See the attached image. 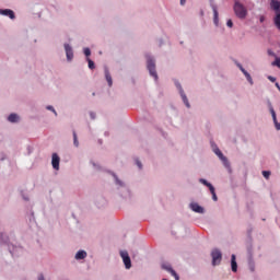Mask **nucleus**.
I'll use <instances>...</instances> for the list:
<instances>
[{"instance_id": "0eeeda50", "label": "nucleus", "mask_w": 280, "mask_h": 280, "mask_svg": "<svg viewBox=\"0 0 280 280\" xmlns=\"http://www.w3.org/2000/svg\"><path fill=\"white\" fill-rule=\"evenodd\" d=\"M0 14H2V16H9V19H15L14 11L10 9H0Z\"/></svg>"}, {"instance_id": "7ed1b4c3", "label": "nucleus", "mask_w": 280, "mask_h": 280, "mask_svg": "<svg viewBox=\"0 0 280 280\" xmlns=\"http://www.w3.org/2000/svg\"><path fill=\"white\" fill-rule=\"evenodd\" d=\"M147 67L150 75H152L155 80H159V75L156 74V63L153 59H148Z\"/></svg>"}, {"instance_id": "a211bd4d", "label": "nucleus", "mask_w": 280, "mask_h": 280, "mask_svg": "<svg viewBox=\"0 0 280 280\" xmlns=\"http://www.w3.org/2000/svg\"><path fill=\"white\" fill-rule=\"evenodd\" d=\"M72 135H73V143L75 148H78L80 145V142L78 141V133L75 132V130L72 131Z\"/></svg>"}, {"instance_id": "a19ab883", "label": "nucleus", "mask_w": 280, "mask_h": 280, "mask_svg": "<svg viewBox=\"0 0 280 280\" xmlns=\"http://www.w3.org/2000/svg\"><path fill=\"white\" fill-rule=\"evenodd\" d=\"M163 280H167V279H163Z\"/></svg>"}, {"instance_id": "c85d7f7f", "label": "nucleus", "mask_w": 280, "mask_h": 280, "mask_svg": "<svg viewBox=\"0 0 280 280\" xmlns=\"http://www.w3.org/2000/svg\"><path fill=\"white\" fill-rule=\"evenodd\" d=\"M273 124H275L276 129L280 130V122L277 121V118H276V121H273Z\"/></svg>"}, {"instance_id": "412c9836", "label": "nucleus", "mask_w": 280, "mask_h": 280, "mask_svg": "<svg viewBox=\"0 0 280 280\" xmlns=\"http://www.w3.org/2000/svg\"><path fill=\"white\" fill-rule=\"evenodd\" d=\"M271 117L273 121H277V113L275 112V108H270Z\"/></svg>"}, {"instance_id": "72a5a7b5", "label": "nucleus", "mask_w": 280, "mask_h": 280, "mask_svg": "<svg viewBox=\"0 0 280 280\" xmlns=\"http://www.w3.org/2000/svg\"><path fill=\"white\" fill-rule=\"evenodd\" d=\"M259 21H260V23H264V21H266V16L260 15V16H259Z\"/></svg>"}, {"instance_id": "cd10ccee", "label": "nucleus", "mask_w": 280, "mask_h": 280, "mask_svg": "<svg viewBox=\"0 0 280 280\" xmlns=\"http://www.w3.org/2000/svg\"><path fill=\"white\" fill-rule=\"evenodd\" d=\"M47 110H52V113H54L55 115H58V114L56 113V109H54V106H51V105L47 106Z\"/></svg>"}, {"instance_id": "c756f323", "label": "nucleus", "mask_w": 280, "mask_h": 280, "mask_svg": "<svg viewBox=\"0 0 280 280\" xmlns=\"http://www.w3.org/2000/svg\"><path fill=\"white\" fill-rule=\"evenodd\" d=\"M226 25H228V27H233V21L232 20H228Z\"/></svg>"}, {"instance_id": "f03ea898", "label": "nucleus", "mask_w": 280, "mask_h": 280, "mask_svg": "<svg viewBox=\"0 0 280 280\" xmlns=\"http://www.w3.org/2000/svg\"><path fill=\"white\" fill-rule=\"evenodd\" d=\"M234 12L237 19H246V16H248V10H246V7L237 1L234 3Z\"/></svg>"}, {"instance_id": "58836bf2", "label": "nucleus", "mask_w": 280, "mask_h": 280, "mask_svg": "<svg viewBox=\"0 0 280 280\" xmlns=\"http://www.w3.org/2000/svg\"><path fill=\"white\" fill-rule=\"evenodd\" d=\"M0 242H3V234H0Z\"/></svg>"}, {"instance_id": "c9c22d12", "label": "nucleus", "mask_w": 280, "mask_h": 280, "mask_svg": "<svg viewBox=\"0 0 280 280\" xmlns=\"http://www.w3.org/2000/svg\"><path fill=\"white\" fill-rule=\"evenodd\" d=\"M269 56H276L272 50H268Z\"/></svg>"}, {"instance_id": "6ab92c4d", "label": "nucleus", "mask_w": 280, "mask_h": 280, "mask_svg": "<svg viewBox=\"0 0 280 280\" xmlns=\"http://www.w3.org/2000/svg\"><path fill=\"white\" fill-rule=\"evenodd\" d=\"M214 153L218 154L219 159H221V161H226V158H224V154H222V151H220V149H215Z\"/></svg>"}, {"instance_id": "20e7f679", "label": "nucleus", "mask_w": 280, "mask_h": 280, "mask_svg": "<svg viewBox=\"0 0 280 280\" xmlns=\"http://www.w3.org/2000/svg\"><path fill=\"white\" fill-rule=\"evenodd\" d=\"M120 257L125 264L126 269L130 270V268H132V261L130 260V256L128 255V252L121 250Z\"/></svg>"}, {"instance_id": "ea45409f", "label": "nucleus", "mask_w": 280, "mask_h": 280, "mask_svg": "<svg viewBox=\"0 0 280 280\" xmlns=\"http://www.w3.org/2000/svg\"><path fill=\"white\" fill-rule=\"evenodd\" d=\"M276 86H277V89H279V91H280V85H279V83H276Z\"/></svg>"}, {"instance_id": "2f4dec72", "label": "nucleus", "mask_w": 280, "mask_h": 280, "mask_svg": "<svg viewBox=\"0 0 280 280\" xmlns=\"http://www.w3.org/2000/svg\"><path fill=\"white\" fill-rule=\"evenodd\" d=\"M268 80H269L270 82H277V79H276L275 77H272V75H269V77H268Z\"/></svg>"}, {"instance_id": "f8f14e48", "label": "nucleus", "mask_w": 280, "mask_h": 280, "mask_svg": "<svg viewBox=\"0 0 280 280\" xmlns=\"http://www.w3.org/2000/svg\"><path fill=\"white\" fill-rule=\"evenodd\" d=\"M105 78L108 83V86H113V77H110V72L108 71V68H105Z\"/></svg>"}, {"instance_id": "423d86ee", "label": "nucleus", "mask_w": 280, "mask_h": 280, "mask_svg": "<svg viewBox=\"0 0 280 280\" xmlns=\"http://www.w3.org/2000/svg\"><path fill=\"white\" fill-rule=\"evenodd\" d=\"M51 165L54 170H60V156H58L57 153H52Z\"/></svg>"}, {"instance_id": "ddd939ff", "label": "nucleus", "mask_w": 280, "mask_h": 280, "mask_svg": "<svg viewBox=\"0 0 280 280\" xmlns=\"http://www.w3.org/2000/svg\"><path fill=\"white\" fill-rule=\"evenodd\" d=\"M232 272H237V261L235 260V254L231 258Z\"/></svg>"}, {"instance_id": "e433bc0d", "label": "nucleus", "mask_w": 280, "mask_h": 280, "mask_svg": "<svg viewBox=\"0 0 280 280\" xmlns=\"http://www.w3.org/2000/svg\"><path fill=\"white\" fill-rule=\"evenodd\" d=\"M186 0H180V5H185Z\"/></svg>"}, {"instance_id": "4468645a", "label": "nucleus", "mask_w": 280, "mask_h": 280, "mask_svg": "<svg viewBox=\"0 0 280 280\" xmlns=\"http://www.w3.org/2000/svg\"><path fill=\"white\" fill-rule=\"evenodd\" d=\"M8 121H10L11 124H16V121H19V115L10 114L8 117Z\"/></svg>"}, {"instance_id": "f3484780", "label": "nucleus", "mask_w": 280, "mask_h": 280, "mask_svg": "<svg viewBox=\"0 0 280 280\" xmlns=\"http://www.w3.org/2000/svg\"><path fill=\"white\" fill-rule=\"evenodd\" d=\"M212 11H213V16H214V23L218 25V7L217 5H213L212 7Z\"/></svg>"}, {"instance_id": "b1692460", "label": "nucleus", "mask_w": 280, "mask_h": 280, "mask_svg": "<svg viewBox=\"0 0 280 280\" xmlns=\"http://www.w3.org/2000/svg\"><path fill=\"white\" fill-rule=\"evenodd\" d=\"M88 62H89V69H95V62H93V60L88 58Z\"/></svg>"}, {"instance_id": "bb28decb", "label": "nucleus", "mask_w": 280, "mask_h": 280, "mask_svg": "<svg viewBox=\"0 0 280 280\" xmlns=\"http://www.w3.org/2000/svg\"><path fill=\"white\" fill-rule=\"evenodd\" d=\"M84 55L89 58L91 56V49L84 48Z\"/></svg>"}, {"instance_id": "2eb2a0df", "label": "nucleus", "mask_w": 280, "mask_h": 280, "mask_svg": "<svg viewBox=\"0 0 280 280\" xmlns=\"http://www.w3.org/2000/svg\"><path fill=\"white\" fill-rule=\"evenodd\" d=\"M199 183H201L202 185H205L206 187H208V189H210V191H213V185H211V183L207 182V179H199Z\"/></svg>"}, {"instance_id": "dca6fc26", "label": "nucleus", "mask_w": 280, "mask_h": 280, "mask_svg": "<svg viewBox=\"0 0 280 280\" xmlns=\"http://www.w3.org/2000/svg\"><path fill=\"white\" fill-rule=\"evenodd\" d=\"M85 257H86V253L84 250H79L75 254V259H85Z\"/></svg>"}, {"instance_id": "aec40b11", "label": "nucleus", "mask_w": 280, "mask_h": 280, "mask_svg": "<svg viewBox=\"0 0 280 280\" xmlns=\"http://www.w3.org/2000/svg\"><path fill=\"white\" fill-rule=\"evenodd\" d=\"M271 65L272 67H278V69H280V58L276 57V60Z\"/></svg>"}, {"instance_id": "1a4fd4ad", "label": "nucleus", "mask_w": 280, "mask_h": 280, "mask_svg": "<svg viewBox=\"0 0 280 280\" xmlns=\"http://www.w3.org/2000/svg\"><path fill=\"white\" fill-rule=\"evenodd\" d=\"M65 49L68 60H73V48H71L69 44H65Z\"/></svg>"}, {"instance_id": "4c0bfd02", "label": "nucleus", "mask_w": 280, "mask_h": 280, "mask_svg": "<svg viewBox=\"0 0 280 280\" xmlns=\"http://www.w3.org/2000/svg\"><path fill=\"white\" fill-rule=\"evenodd\" d=\"M91 118L95 119V114L91 113Z\"/></svg>"}, {"instance_id": "a878e982", "label": "nucleus", "mask_w": 280, "mask_h": 280, "mask_svg": "<svg viewBox=\"0 0 280 280\" xmlns=\"http://www.w3.org/2000/svg\"><path fill=\"white\" fill-rule=\"evenodd\" d=\"M264 178H270V171H262Z\"/></svg>"}, {"instance_id": "393cba45", "label": "nucleus", "mask_w": 280, "mask_h": 280, "mask_svg": "<svg viewBox=\"0 0 280 280\" xmlns=\"http://www.w3.org/2000/svg\"><path fill=\"white\" fill-rule=\"evenodd\" d=\"M210 194L212 195V200L218 201V195H215V188L213 187V190L210 191Z\"/></svg>"}, {"instance_id": "6e6552de", "label": "nucleus", "mask_w": 280, "mask_h": 280, "mask_svg": "<svg viewBox=\"0 0 280 280\" xmlns=\"http://www.w3.org/2000/svg\"><path fill=\"white\" fill-rule=\"evenodd\" d=\"M162 268L164 270H167V272H170L172 275V277H175L176 280H179L178 273H176V271L174 269H172L171 265H163Z\"/></svg>"}, {"instance_id": "9b49d317", "label": "nucleus", "mask_w": 280, "mask_h": 280, "mask_svg": "<svg viewBox=\"0 0 280 280\" xmlns=\"http://www.w3.org/2000/svg\"><path fill=\"white\" fill-rule=\"evenodd\" d=\"M177 89H179L180 91L184 104L187 106V108H189V100H187V95H185V93L183 92V88L180 86V84H177Z\"/></svg>"}, {"instance_id": "5701e85b", "label": "nucleus", "mask_w": 280, "mask_h": 280, "mask_svg": "<svg viewBox=\"0 0 280 280\" xmlns=\"http://www.w3.org/2000/svg\"><path fill=\"white\" fill-rule=\"evenodd\" d=\"M245 78L249 82V84H253V77H250V73L245 72Z\"/></svg>"}, {"instance_id": "7c9ffc66", "label": "nucleus", "mask_w": 280, "mask_h": 280, "mask_svg": "<svg viewBox=\"0 0 280 280\" xmlns=\"http://www.w3.org/2000/svg\"><path fill=\"white\" fill-rule=\"evenodd\" d=\"M238 67H240L241 71H242V73H244V75H246V73H248V71H246V69H244V67H242V66H238Z\"/></svg>"}, {"instance_id": "f704fd0d", "label": "nucleus", "mask_w": 280, "mask_h": 280, "mask_svg": "<svg viewBox=\"0 0 280 280\" xmlns=\"http://www.w3.org/2000/svg\"><path fill=\"white\" fill-rule=\"evenodd\" d=\"M37 280H45V276H43V273H40L39 276H38V279Z\"/></svg>"}, {"instance_id": "f257e3e1", "label": "nucleus", "mask_w": 280, "mask_h": 280, "mask_svg": "<svg viewBox=\"0 0 280 280\" xmlns=\"http://www.w3.org/2000/svg\"><path fill=\"white\" fill-rule=\"evenodd\" d=\"M270 8H271L272 11L276 12L273 23H275L276 27H278L280 30V1L271 0L270 1Z\"/></svg>"}, {"instance_id": "473e14b6", "label": "nucleus", "mask_w": 280, "mask_h": 280, "mask_svg": "<svg viewBox=\"0 0 280 280\" xmlns=\"http://www.w3.org/2000/svg\"><path fill=\"white\" fill-rule=\"evenodd\" d=\"M137 165H138V167H139V170H142V167H143V165L141 164V162L139 161V160H137Z\"/></svg>"}, {"instance_id": "4be33fe9", "label": "nucleus", "mask_w": 280, "mask_h": 280, "mask_svg": "<svg viewBox=\"0 0 280 280\" xmlns=\"http://www.w3.org/2000/svg\"><path fill=\"white\" fill-rule=\"evenodd\" d=\"M245 78L249 82V84H253V77H250V73L245 72Z\"/></svg>"}, {"instance_id": "39448f33", "label": "nucleus", "mask_w": 280, "mask_h": 280, "mask_svg": "<svg viewBox=\"0 0 280 280\" xmlns=\"http://www.w3.org/2000/svg\"><path fill=\"white\" fill-rule=\"evenodd\" d=\"M211 257H212V265L218 266V264L222 261V252H220L219 249H213L211 253Z\"/></svg>"}, {"instance_id": "9d476101", "label": "nucleus", "mask_w": 280, "mask_h": 280, "mask_svg": "<svg viewBox=\"0 0 280 280\" xmlns=\"http://www.w3.org/2000/svg\"><path fill=\"white\" fill-rule=\"evenodd\" d=\"M190 209H192L195 213H205V208L196 202L190 203Z\"/></svg>"}]
</instances>
